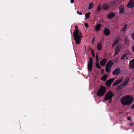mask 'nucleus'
Wrapping results in <instances>:
<instances>
[{
  "mask_svg": "<svg viewBox=\"0 0 134 134\" xmlns=\"http://www.w3.org/2000/svg\"><path fill=\"white\" fill-rule=\"evenodd\" d=\"M75 30L73 33V36L76 44H79L81 42V41L82 37V34L78 30V28L77 26H75Z\"/></svg>",
  "mask_w": 134,
  "mask_h": 134,
  "instance_id": "nucleus-1",
  "label": "nucleus"
},
{
  "mask_svg": "<svg viewBox=\"0 0 134 134\" xmlns=\"http://www.w3.org/2000/svg\"><path fill=\"white\" fill-rule=\"evenodd\" d=\"M106 91V88L103 86L101 85L100 86L97 92V94L99 96H102L105 93Z\"/></svg>",
  "mask_w": 134,
  "mask_h": 134,
  "instance_id": "nucleus-2",
  "label": "nucleus"
},
{
  "mask_svg": "<svg viewBox=\"0 0 134 134\" xmlns=\"http://www.w3.org/2000/svg\"><path fill=\"white\" fill-rule=\"evenodd\" d=\"M114 96V94L111 91H108L104 96V100H111L112 97Z\"/></svg>",
  "mask_w": 134,
  "mask_h": 134,
  "instance_id": "nucleus-3",
  "label": "nucleus"
},
{
  "mask_svg": "<svg viewBox=\"0 0 134 134\" xmlns=\"http://www.w3.org/2000/svg\"><path fill=\"white\" fill-rule=\"evenodd\" d=\"M113 62L112 60H109L107 63L105 67V71L107 73L109 72L111 70L112 65Z\"/></svg>",
  "mask_w": 134,
  "mask_h": 134,
  "instance_id": "nucleus-4",
  "label": "nucleus"
},
{
  "mask_svg": "<svg viewBox=\"0 0 134 134\" xmlns=\"http://www.w3.org/2000/svg\"><path fill=\"white\" fill-rule=\"evenodd\" d=\"M133 97L132 96L128 95L122 97L121 100H133Z\"/></svg>",
  "mask_w": 134,
  "mask_h": 134,
  "instance_id": "nucleus-5",
  "label": "nucleus"
},
{
  "mask_svg": "<svg viewBox=\"0 0 134 134\" xmlns=\"http://www.w3.org/2000/svg\"><path fill=\"white\" fill-rule=\"evenodd\" d=\"M93 59L91 58H89V62L87 64V68L88 70L91 71L92 68V66Z\"/></svg>",
  "mask_w": 134,
  "mask_h": 134,
  "instance_id": "nucleus-6",
  "label": "nucleus"
},
{
  "mask_svg": "<svg viewBox=\"0 0 134 134\" xmlns=\"http://www.w3.org/2000/svg\"><path fill=\"white\" fill-rule=\"evenodd\" d=\"M128 8H132L134 7V0H131L127 5Z\"/></svg>",
  "mask_w": 134,
  "mask_h": 134,
  "instance_id": "nucleus-7",
  "label": "nucleus"
},
{
  "mask_svg": "<svg viewBox=\"0 0 134 134\" xmlns=\"http://www.w3.org/2000/svg\"><path fill=\"white\" fill-rule=\"evenodd\" d=\"M121 72V70L119 68H118L115 69L113 72V75H117L119 74Z\"/></svg>",
  "mask_w": 134,
  "mask_h": 134,
  "instance_id": "nucleus-8",
  "label": "nucleus"
},
{
  "mask_svg": "<svg viewBox=\"0 0 134 134\" xmlns=\"http://www.w3.org/2000/svg\"><path fill=\"white\" fill-rule=\"evenodd\" d=\"M121 46L120 45H118L115 49V53L114 54V56L118 54L121 50Z\"/></svg>",
  "mask_w": 134,
  "mask_h": 134,
  "instance_id": "nucleus-9",
  "label": "nucleus"
},
{
  "mask_svg": "<svg viewBox=\"0 0 134 134\" xmlns=\"http://www.w3.org/2000/svg\"><path fill=\"white\" fill-rule=\"evenodd\" d=\"M104 33L105 35L108 36L109 35L110 33V31L108 29L106 28H105L104 30Z\"/></svg>",
  "mask_w": 134,
  "mask_h": 134,
  "instance_id": "nucleus-10",
  "label": "nucleus"
},
{
  "mask_svg": "<svg viewBox=\"0 0 134 134\" xmlns=\"http://www.w3.org/2000/svg\"><path fill=\"white\" fill-rule=\"evenodd\" d=\"M114 80V78L111 79L107 81L106 82V85L108 86H110Z\"/></svg>",
  "mask_w": 134,
  "mask_h": 134,
  "instance_id": "nucleus-11",
  "label": "nucleus"
},
{
  "mask_svg": "<svg viewBox=\"0 0 134 134\" xmlns=\"http://www.w3.org/2000/svg\"><path fill=\"white\" fill-rule=\"evenodd\" d=\"M130 80V78H127L125 79V80L124 81L122 84V86H125L128 84Z\"/></svg>",
  "mask_w": 134,
  "mask_h": 134,
  "instance_id": "nucleus-12",
  "label": "nucleus"
},
{
  "mask_svg": "<svg viewBox=\"0 0 134 134\" xmlns=\"http://www.w3.org/2000/svg\"><path fill=\"white\" fill-rule=\"evenodd\" d=\"M129 66L130 68H134V59L130 61Z\"/></svg>",
  "mask_w": 134,
  "mask_h": 134,
  "instance_id": "nucleus-13",
  "label": "nucleus"
},
{
  "mask_svg": "<svg viewBox=\"0 0 134 134\" xmlns=\"http://www.w3.org/2000/svg\"><path fill=\"white\" fill-rule=\"evenodd\" d=\"M122 81V78H120L117 80L116 81L113 83V86H115L121 82Z\"/></svg>",
  "mask_w": 134,
  "mask_h": 134,
  "instance_id": "nucleus-14",
  "label": "nucleus"
},
{
  "mask_svg": "<svg viewBox=\"0 0 134 134\" xmlns=\"http://www.w3.org/2000/svg\"><path fill=\"white\" fill-rule=\"evenodd\" d=\"M121 103L124 105H126L130 104L132 101H121Z\"/></svg>",
  "mask_w": 134,
  "mask_h": 134,
  "instance_id": "nucleus-15",
  "label": "nucleus"
},
{
  "mask_svg": "<svg viewBox=\"0 0 134 134\" xmlns=\"http://www.w3.org/2000/svg\"><path fill=\"white\" fill-rule=\"evenodd\" d=\"M121 38L120 37H118L114 41V43L113 44L112 47H114L117 43H118L119 41L121 40Z\"/></svg>",
  "mask_w": 134,
  "mask_h": 134,
  "instance_id": "nucleus-16",
  "label": "nucleus"
},
{
  "mask_svg": "<svg viewBox=\"0 0 134 134\" xmlns=\"http://www.w3.org/2000/svg\"><path fill=\"white\" fill-rule=\"evenodd\" d=\"M120 13H123L125 10V8L123 5H121L119 8Z\"/></svg>",
  "mask_w": 134,
  "mask_h": 134,
  "instance_id": "nucleus-17",
  "label": "nucleus"
},
{
  "mask_svg": "<svg viewBox=\"0 0 134 134\" xmlns=\"http://www.w3.org/2000/svg\"><path fill=\"white\" fill-rule=\"evenodd\" d=\"M106 62V59L105 58H104L100 61V64L101 65L104 66Z\"/></svg>",
  "mask_w": 134,
  "mask_h": 134,
  "instance_id": "nucleus-18",
  "label": "nucleus"
},
{
  "mask_svg": "<svg viewBox=\"0 0 134 134\" xmlns=\"http://www.w3.org/2000/svg\"><path fill=\"white\" fill-rule=\"evenodd\" d=\"M101 26V25L100 24H99L97 25L95 27V29L96 31H97L100 30V28Z\"/></svg>",
  "mask_w": 134,
  "mask_h": 134,
  "instance_id": "nucleus-19",
  "label": "nucleus"
},
{
  "mask_svg": "<svg viewBox=\"0 0 134 134\" xmlns=\"http://www.w3.org/2000/svg\"><path fill=\"white\" fill-rule=\"evenodd\" d=\"M97 48L99 50H100L102 48V44L101 42H100L97 44Z\"/></svg>",
  "mask_w": 134,
  "mask_h": 134,
  "instance_id": "nucleus-20",
  "label": "nucleus"
},
{
  "mask_svg": "<svg viewBox=\"0 0 134 134\" xmlns=\"http://www.w3.org/2000/svg\"><path fill=\"white\" fill-rule=\"evenodd\" d=\"M115 16V14L113 13H111L109 14L107 16L108 18L111 19L114 17Z\"/></svg>",
  "mask_w": 134,
  "mask_h": 134,
  "instance_id": "nucleus-21",
  "label": "nucleus"
},
{
  "mask_svg": "<svg viewBox=\"0 0 134 134\" xmlns=\"http://www.w3.org/2000/svg\"><path fill=\"white\" fill-rule=\"evenodd\" d=\"M109 7V6L106 4H104L103 5V8L104 9L106 10L108 9Z\"/></svg>",
  "mask_w": 134,
  "mask_h": 134,
  "instance_id": "nucleus-22",
  "label": "nucleus"
},
{
  "mask_svg": "<svg viewBox=\"0 0 134 134\" xmlns=\"http://www.w3.org/2000/svg\"><path fill=\"white\" fill-rule=\"evenodd\" d=\"M93 7L94 4L92 2H90L89 4V5L88 8L89 9H90L93 8Z\"/></svg>",
  "mask_w": 134,
  "mask_h": 134,
  "instance_id": "nucleus-23",
  "label": "nucleus"
},
{
  "mask_svg": "<svg viewBox=\"0 0 134 134\" xmlns=\"http://www.w3.org/2000/svg\"><path fill=\"white\" fill-rule=\"evenodd\" d=\"M107 77V75H105L101 78V79L103 81H105L106 80Z\"/></svg>",
  "mask_w": 134,
  "mask_h": 134,
  "instance_id": "nucleus-24",
  "label": "nucleus"
},
{
  "mask_svg": "<svg viewBox=\"0 0 134 134\" xmlns=\"http://www.w3.org/2000/svg\"><path fill=\"white\" fill-rule=\"evenodd\" d=\"M91 14V13L88 12L86 13L85 15V17L86 19H88L89 18Z\"/></svg>",
  "mask_w": 134,
  "mask_h": 134,
  "instance_id": "nucleus-25",
  "label": "nucleus"
},
{
  "mask_svg": "<svg viewBox=\"0 0 134 134\" xmlns=\"http://www.w3.org/2000/svg\"><path fill=\"white\" fill-rule=\"evenodd\" d=\"M116 2V1H113L110 2L109 4L112 6H114L115 5Z\"/></svg>",
  "mask_w": 134,
  "mask_h": 134,
  "instance_id": "nucleus-26",
  "label": "nucleus"
},
{
  "mask_svg": "<svg viewBox=\"0 0 134 134\" xmlns=\"http://www.w3.org/2000/svg\"><path fill=\"white\" fill-rule=\"evenodd\" d=\"M127 25L126 24H125L124 25V27L122 29V31H125L127 29Z\"/></svg>",
  "mask_w": 134,
  "mask_h": 134,
  "instance_id": "nucleus-27",
  "label": "nucleus"
},
{
  "mask_svg": "<svg viewBox=\"0 0 134 134\" xmlns=\"http://www.w3.org/2000/svg\"><path fill=\"white\" fill-rule=\"evenodd\" d=\"M125 43L127 45H128L129 44V41L127 38H126L125 41Z\"/></svg>",
  "mask_w": 134,
  "mask_h": 134,
  "instance_id": "nucleus-28",
  "label": "nucleus"
},
{
  "mask_svg": "<svg viewBox=\"0 0 134 134\" xmlns=\"http://www.w3.org/2000/svg\"><path fill=\"white\" fill-rule=\"evenodd\" d=\"M97 10V11H100L101 10V7L100 5H99L98 6Z\"/></svg>",
  "mask_w": 134,
  "mask_h": 134,
  "instance_id": "nucleus-29",
  "label": "nucleus"
},
{
  "mask_svg": "<svg viewBox=\"0 0 134 134\" xmlns=\"http://www.w3.org/2000/svg\"><path fill=\"white\" fill-rule=\"evenodd\" d=\"M122 86L121 85H119L117 87V90H118L119 91L120 90L121 88H122Z\"/></svg>",
  "mask_w": 134,
  "mask_h": 134,
  "instance_id": "nucleus-30",
  "label": "nucleus"
},
{
  "mask_svg": "<svg viewBox=\"0 0 134 134\" xmlns=\"http://www.w3.org/2000/svg\"><path fill=\"white\" fill-rule=\"evenodd\" d=\"M96 66L97 67L98 69H100L101 68L100 66L99 65L98 63H96Z\"/></svg>",
  "mask_w": 134,
  "mask_h": 134,
  "instance_id": "nucleus-31",
  "label": "nucleus"
},
{
  "mask_svg": "<svg viewBox=\"0 0 134 134\" xmlns=\"http://www.w3.org/2000/svg\"><path fill=\"white\" fill-rule=\"evenodd\" d=\"M126 55V54L123 55L121 58V59H123L125 58Z\"/></svg>",
  "mask_w": 134,
  "mask_h": 134,
  "instance_id": "nucleus-32",
  "label": "nucleus"
},
{
  "mask_svg": "<svg viewBox=\"0 0 134 134\" xmlns=\"http://www.w3.org/2000/svg\"><path fill=\"white\" fill-rule=\"evenodd\" d=\"M77 13L78 14H79V15H82V13L81 12H79V11H77Z\"/></svg>",
  "mask_w": 134,
  "mask_h": 134,
  "instance_id": "nucleus-33",
  "label": "nucleus"
},
{
  "mask_svg": "<svg viewBox=\"0 0 134 134\" xmlns=\"http://www.w3.org/2000/svg\"><path fill=\"white\" fill-rule=\"evenodd\" d=\"M84 25L86 27H88V25L87 23H85L84 24Z\"/></svg>",
  "mask_w": 134,
  "mask_h": 134,
  "instance_id": "nucleus-34",
  "label": "nucleus"
},
{
  "mask_svg": "<svg viewBox=\"0 0 134 134\" xmlns=\"http://www.w3.org/2000/svg\"><path fill=\"white\" fill-rule=\"evenodd\" d=\"M132 36L133 40H134V33L132 34Z\"/></svg>",
  "mask_w": 134,
  "mask_h": 134,
  "instance_id": "nucleus-35",
  "label": "nucleus"
},
{
  "mask_svg": "<svg viewBox=\"0 0 134 134\" xmlns=\"http://www.w3.org/2000/svg\"><path fill=\"white\" fill-rule=\"evenodd\" d=\"M91 52H92V57H94V53L92 51H91Z\"/></svg>",
  "mask_w": 134,
  "mask_h": 134,
  "instance_id": "nucleus-36",
  "label": "nucleus"
},
{
  "mask_svg": "<svg viewBox=\"0 0 134 134\" xmlns=\"http://www.w3.org/2000/svg\"><path fill=\"white\" fill-rule=\"evenodd\" d=\"M119 59V58H115V59H114V60L115 61V62H116Z\"/></svg>",
  "mask_w": 134,
  "mask_h": 134,
  "instance_id": "nucleus-37",
  "label": "nucleus"
},
{
  "mask_svg": "<svg viewBox=\"0 0 134 134\" xmlns=\"http://www.w3.org/2000/svg\"><path fill=\"white\" fill-rule=\"evenodd\" d=\"M127 119L129 120H131V118L130 116L129 117L127 118Z\"/></svg>",
  "mask_w": 134,
  "mask_h": 134,
  "instance_id": "nucleus-38",
  "label": "nucleus"
},
{
  "mask_svg": "<svg viewBox=\"0 0 134 134\" xmlns=\"http://www.w3.org/2000/svg\"><path fill=\"white\" fill-rule=\"evenodd\" d=\"M104 70L103 69H101V71L102 74H103V72H104Z\"/></svg>",
  "mask_w": 134,
  "mask_h": 134,
  "instance_id": "nucleus-39",
  "label": "nucleus"
},
{
  "mask_svg": "<svg viewBox=\"0 0 134 134\" xmlns=\"http://www.w3.org/2000/svg\"><path fill=\"white\" fill-rule=\"evenodd\" d=\"M70 0V2L72 4L74 3V0Z\"/></svg>",
  "mask_w": 134,
  "mask_h": 134,
  "instance_id": "nucleus-40",
  "label": "nucleus"
},
{
  "mask_svg": "<svg viewBox=\"0 0 134 134\" xmlns=\"http://www.w3.org/2000/svg\"><path fill=\"white\" fill-rule=\"evenodd\" d=\"M132 109H134V104H133L131 106Z\"/></svg>",
  "mask_w": 134,
  "mask_h": 134,
  "instance_id": "nucleus-41",
  "label": "nucleus"
},
{
  "mask_svg": "<svg viewBox=\"0 0 134 134\" xmlns=\"http://www.w3.org/2000/svg\"><path fill=\"white\" fill-rule=\"evenodd\" d=\"M98 55H97L96 56V61H97V60H98Z\"/></svg>",
  "mask_w": 134,
  "mask_h": 134,
  "instance_id": "nucleus-42",
  "label": "nucleus"
},
{
  "mask_svg": "<svg viewBox=\"0 0 134 134\" xmlns=\"http://www.w3.org/2000/svg\"><path fill=\"white\" fill-rule=\"evenodd\" d=\"M112 101H109L108 103H110Z\"/></svg>",
  "mask_w": 134,
  "mask_h": 134,
  "instance_id": "nucleus-43",
  "label": "nucleus"
},
{
  "mask_svg": "<svg viewBox=\"0 0 134 134\" xmlns=\"http://www.w3.org/2000/svg\"><path fill=\"white\" fill-rule=\"evenodd\" d=\"M133 51L134 52V45L133 46Z\"/></svg>",
  "mask_w": 134,
  "mask_h": 134,
  "instance_id": "nucleus-44",
  "label": "nucleus"
},
{
  "mask_svg": "<svg viewBox=\"0 0 134 134\" xmlns=\"http://www.w3.org/2000/svg\"><path fill=\"white\" fill-rule=\"evenodd\" d=\"M94 40H95V39H94V38H93L92 41H94Z\"/></svg>",
  "mask_w": 134,
  "mask_h": 134,
  "instance_id": "nucleus-45",
  "label": "nucleus"
},
{
  "mask_svg": "<svg viewBox=\"0 0 134 134\" xmlns=\"http://www.w3.org/2000/svg\"><path fill=\"white\" fill-rule=\"evenodd\" d=\"M92 44H94V42H93V41H92Z\"/></svg>",
  "mask_w": 134,
  "mask_h": 134,
  "instance_id": "nucleus-46",
  "label": "nucleus"
},
{
  "mask_svg": "<svg viewBox=\"0 0 134 134\" xmlns=\"http://www.w3.org/2000/svg\"><path fill=\"white\" fill-rule=\"evenodd\" d=\"M127 59V58H126V59Z\"/></svg>",
  "mask_w": 134,
  "mask_h": 134,
  "instance_id": "nucleus-47",
  "label": "nucleus"
},
{
  "mask_svg": "<svg viewBox=\"0 0 134 134\" xmlns=\"http://www.w3.org/2000/svg\"><path fill=\"white\" fill-rule=\"evenodd\" d=\"M133 85H134V83H133Z\"/></svg>",
  "mask_w": 134,
  "mask_h": 134,
  "instance_id": "nucleus-48",
  "label": "nucleus"
}]
</instances>
